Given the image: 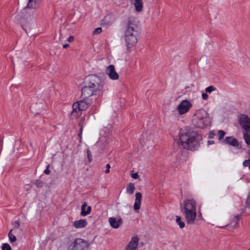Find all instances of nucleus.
Listing matches in <instances>:
<instances>
[{
	"instance_id": "14",
	"label": "nucleus",
	"mask_w": 250,
	"mask_h": 250,
	"mask_svg": "<svg viewBox=\"0 0 250 250\" xmlns=\"http://www.w3.org/2000/svg\"><path fill=\"white\" fill-rule=\"evenodd\" d=\"M223 142L225 144H228L233 146L238 147L239 146V143L238 140L231 136L227 137Z\"/></svg>"
},
{
	"instance_id": "42",
	"label": "nucleus",
	"mask_w": 250,
	"mask_h": 250,
	"mask_svg": "<svg viewBox=\"0 0 250 250\" xmlns=\"http://www.w3.org/2000/svg\"><path fill=\"white\" fill-rule=\"evenodd\" d=\"M235 218L237 220H238L239 219V216H235Z\"/></svg>"
},
{
	"instance_id": "6",
	"label": "nucleus",
	"mask_w": 250,
	"mask_h": 250,
	"mask_svg": "<svg viewBox=\"0 0 250 250\" xmlns=\"http://www.w3.org/2000/svg\"><path fill=\"white\" fill-rule=\"evenodd\" d=\"M83 97L82 100L75 103L72 106V114L76 113L77 116H80L81 111L86 109L92 103V99L90 97Z\"/></svg>"
},
{
	"instance_id": "30",
	"label": "nucleus",
	"mask_w": 250,
	"mask_h": 250,
	"mask_svg": "<svg viewBox=\"0 0 250 250\" xmlns=\"http://www.w3.org/2000/svg\"><path fill=\"white\" fill-rule=\"evenodd\" d=\"M202 98L204 100H207L208 98V96L207 94V93H203L202 94Z\"/></svg>"
},
{
	"instance_id": "24",
	"label": "nucleus",
	"mask_w": 250,
	"mask_h": 250,
	"mask_svg": "<svg viewBox=\"0 0 250 250\" xmlns=\"http://www.w3.org/2000/svg\"><path fill=\"white\" fill-rule=\"evenodd\" d=\"M225 135H226V132L222 130H219L218 132V136L219 140H222L224 138V137L225 136Z\"/></svg>"
},
{
	"instance_id": "37",
	"label": "nucleus",
	"mask_w": 250,
	"mask_h": 250,
	"mask_svg": "<svg viewBox=\"0 0 250 250\" xmlns=\"http://www.w3.org/2000/svg\"><path fill=\"white\" fill-rule=\"evenodd\" d=\"M80 125L81 126V128H80V135H81V134H82V131H83V126L81 125V123H80Z\"/></svg>"
},
{
	"instance_id": "4",
	"label": "nucleus",
	"mask_w": 250,
	"mask_h": 250,
	"mask_svg": "<svg viewBox=\"0 0 250 250\" xmlns=\"http://www.w3.org/2000/svg\"><path fill=\"white\" fill-rule=\"evenodd\" d=\"M181 211L188 224H193L196 217V202L193 199H187L181 206Z\"/></svg>"
},
{
	"instance_id": "28",
	"label": "nucleus",
	"mask_w": 250,
	"mask_h": 250,
	"mask_svg": "<svg viewBox=\"0 0 250 250\" xmlns=\"http://www.w3.org/2000/svg\"><path fill=\"white\" fill-rule=\"evenodd\" d=\"M102 29L101 27H98L96 28L93 32V34H98L102 32Z\"/></svg>"
},
{
	"instance_id": "12",
	"label": "nucleus",
	"mask_w": 250,
	"mask_h": 250,
	"mask_svg": "<svg viewBox=\"0 0 250 250\" xmlns=\"http://www.w3.org/2000/svg\"><path fill=\"white\" fill-rule=\"evenodd\" d=\"M106 74L109 78L113 80H116L119 79V75L116 72L114 66L113 65H109L106 67Z\"/></svg>"
},
{
	"instance_id": "2",
	"label": "nucleus",
	"mask_w": 250,
	"mask_h": 250,
	"mask_svg": "<svg viewBox=\"0 0 250 250\" xmlns=\"http://www.w3.org/2000/svg\"><path fill=\"white\" fill-rule=\"evenodd\" d=\"M104 83L97 75H90L87 77L86 85L82 89V96L91 97L103 95Z\"/></svg>"
},
{
	"instance_id": "20",
	"label": "nucleus",
	"mask_w": 250,
	"mask_h": 250,
	"mask_svg": "<svg viewBox=\"0 0 250 250\" xmlns=\"http://www.w3.org/2000/svg\"><path fill=\"white\" fill-rule=\"evenodd\" d=\"M249 132L245 131L243 132V139L248 146L250 145V134H249Z\"/></svg>"
},
{
	"instance_id": "38",
	"label": "nucleus",
	"mask_w": 250,
	"mask_h": 250,
	"mask_svg": "<svg viewBox=\"0 0 250 250\" xmlns=\"http://www.w3.org/2000/svg\"><path fill=\"white\" fill-rule=\"evenodd\" d=\"M21 17V15H20V13H19L15 15V18H17L18 19L20 17Z\"/></svg>"
},
{
	"instance_id": "10",
	"label": "nucleus",
	"mask_w": 250,
	"mask_h": 250,
	"mask_svg": "<svg viewBox=\"0 0 250 250\" xmlns=\"http://www.w3.org/2000/svg\"><path fill=\"white\" fill-rule=\"evenodd\" d=\"M140 239L138 236L132 237L125 248V250H137Z\"/></svg>"
},
{
	"instance_id": "13",
	"label": "nucleus",
	"mask_w": 250,
	"mask_h": 250,
	"mask_svg": "<svg viewBox=\"0 0 250 250\" xmlns=\"http://www.w3.org/2000/svg\"><path fill=\"white\" fill-rule=\"evenodd\" d=\"M42 0H28L27 6L22 10L21 14L24 13L27 8L35 9L39 7Z\"/></svg>"
},
{
	"instance_id": "22",
	"label": "nucleus",
	"mask_w": 250,
	"mask_h": 250,
	"mask_svg": "<svg viewBox=\"0 0 250 250\" xmlns=\"http://www.w3.org/2000/svg\"><path fill=\"white\" fill-rule=\"evenodd\" d=\"M8 238L11 243L15 242L17 240L16 236L12 233V230H11L8 233Z\"/></svg>"
},
{
	"instance_id": "31",
	"label": "nucleus",
	"mask_w": 250,
	"mask_h": 250,
	"mask_svg": "<svg viewBox=\"0 0 250 250\" xmlns=\"http://www.w3.org/2000/svg\"><path fill=\"white\" fill-rule=\"evenodd\" d=\"M87 157L89 159V161L91 162L92 160V156H91V152H90V150H89V149L87 150Z\"/></svg>"
},
{
	"instance_id": "35",
	"label": "nucleus",
	"mask_w": 250,
	"mask_h": 250,
	"mask_svg": "<svg viewBox=\"0 0 250 250\" xmlns=\"http://www.w3.org/2000/svg\"><path fill=\"white\" fill-rule=\"evenodd\" d=\"M74 38L73 36H70L69 38L67 39V41L68 42H71L74 41Z\"/></svg>"
},
{
	"instance_id": "41",
	"label": "nucleus",
	"mask_w": 250,
	"mask_h": 250,
	"mask_svg": "<svg viewBox=\"0 0 250 250\" xmlns=\"http://www.w3.org/2000/svg\"><path fill=\"white\" fill-rule=\"evenodd\" d=\"M215 135L214 133H211L210 135V138L213 137V136Z\"/></svg>"
},
{
	"instance_id": "34",
	"label": "nucleus",
	"mask_w": 250,
	"mask_h": 250,
	"mask_svg": "<svg viewBox=\"0 0 250 250\" xmlns=\"http://www.w3.org/2000/svg\"><path fill=\"white\" fill-rule=\"evenodd\" d=\"M106 169L105 171V173H108L110 172L109 169L110 168V165L109 164H106Z\"/></svg>"
},
{
	"instance_id": "26",
	"label": "nucleus",
	"mask_w": 250,
	"mask_h": 250,
	"mask_svg": "<svg viewBox=\"0 0 250 250\" xmlns=\"http://www.w3.org/2000/svg\"><path fill=\"white\" fill-rule=\"evenodd\" d=\"M35 185L38 188H42L44 185V183L43 181L40 180H38L35 182Z\"/></svg>"
},
{
	"instance_id": "3",
	"label": "nucleus",
	"mask_w": 250,
	"mask_h": 250,
	"mask_svg": "<svg viewBox=\"0 0 250 250\" xmlns=\"http://www.w3.org/2000/svg\"><path fill=\"white\" fill-rule=\"evenodd\" d=\"M140 35L139 27L133 22L128 21L124 33V39L128 51L137 44Z\"/></svg>"
},
{
	"instance_id": "17",
	"label": "nucleus",
	"mask_w": 250,
	"mask_h": 250,
	"mask_svg": "<svg viewBox=\"0 0 250 250\" xmlns=\"http://www.w3.org/2000/svg\"><path fill=\"white\" fill-rule=\"evenodd\" d=\"M131 3L133 5L137 12H141L143 10V3L142 0H130Z\"/></svg>"
},
{
	"instance_id": "16",
	"label": "nucleus",
	"mask_w": 250,
	"mask_h": 250,
	"mask_svg": "<svg viewBox=\"0 0 250 250\" xmlns=\"http://www.w3.org/2000/svg\"><path fill=\"white\" fill-rule=\"evenodd\" d=\"M142 195V194L139 192H136L135 194V200L134 204V209L135 210H138L140 208L141 204Z\"/></svg>"
},
{
	"instance_id": "21",
	"label": "nucleus",
	"mask_w": 250,
	"mask_h": 250,
	"mask_svg": "<svg viewBox=\"0 0 250 250\" xmlns=\"http://www.w3.org/2000/svg\"><path fill=\"white\" fill-rule=\"evenodd\" d=\"M176 222L178 224L179 227L181 229H183V228H184L185 226V224L184 222L181 221V217L179 216H176Z\"/></svg>"
},
{
	"instance_id": "7",
	"label": "nucleus",
	"mask_w": 250,
	"mask_h": 250,
	"mask_svg": "<svg viewBox=\"0 0 250 250\" xmlns=\"http://www.w3.org/2000/svg\"><path fill=\"white\" fill-rule=\"evenodd\" d=\"M192 106L191 103L187 100H184L177 106L176 109L178 113L180 115L186 114L188 113Z\"/></svg>"
},
{
	"instance_id": "11",
	"label": "nucleus",
	"mask_w": 250,
	"mask_h": 250,
	"mask_svg": "<svg viewBox=\"0 0 250 250\" xmlns=\"http://www.w3.org/2000/svg\"><path fill=\"white\" fill-rule=\"evenodd\" d=\"M108 223L112 228L117 229L122 225L123 220L121 216L111 217L108 218Z\"/></svg>"
},
{
	"instance_id": "25",
	"label": "nucleus",
	"mask_w": 250,
	"mask_h": 250,
	"mask_svg": "<svg viewBox=\"0 0 250 250\" xmlns=\"http://www.w3.org/2000/svg\"><path fill=\"white\" fill-rule=\"evenodd\" d=\"M2 250H12L11 246L7 243H3L1 246Z\"/></svg>"
},
{
	"instance_id": "27",
	"label": "nucleus",
	"mask_w": 250,
	"mask_h": 250,
	"mask_svg": "<svg viewBox=\"0 0 250 250\" xmlns=\"http://www.w3.org/2000/svg\"><path fill=\"white\" fill-rule=\"evenodd\" d=\"M243 166L245 167H249V169L250 170V159L245 160L243 162Z\"/></svg>"
},
{
	"instance_id": "36",
	"label": "nucleus",
	"mask_w": 250,
	"mask_h": 250,
	"mask_svg": "<svg viewBox=\"0 0 250 250\" xmlns=\"http://www.w3.org/2000/svg\"><path fill=\"white\" fill-rule=\"evenodd\" d=\"M68 250H76L73 247H72V245L70 244Z\"/></svg>"
},
{
	"instance_id": "9",
	"label": "nucleus",
	"mask_w": 250,
	"mask_h": 250,
	"mask_svg": "<svg viewBox=\"0 0 250 250\" xmlns=\"http://www.w3.org/2000/svg\"><path fill=\"white\" fill-rule=\"evenodd\" d=\"M239 123L242 129L250 132V118L248 115H241L239 118Z\"/></svg>"
},
{
	"instance_id": "19",
	"label": "nucleus",
	"mask_w": 250,
	"mask_h": 250,
	"mask_svg": "<svg viewBox=\"0 0 250 250\" xmlns=\"http://www.w3.org/2000/svg\"><path fill=\"white\" fill-rule=\"evenodd\" d=\"M135 189V185L132 183H129L126 187V192L129 194H132Z\"/></svg>"
},
{
	"instance_id": "5",
	"label": "nucleus",
	"mask_w": 250,
	"mask_h": 250,
	"mask_svg": "<svg viewBox=\"0 0 250 250\" xmlns=\"http://www.w3.org/2000/svg\"><path fill=\"white\" fill-rule=\"evenodd\" d=\"M211 120L208 112L201 108L194 113L192 119V125L197 128H205L211 124Z\"/></svg>"
},
{
	"instance_id": "23",
	"label": "nucleus",
	"mask_w": 250,
	"mask_h": 250,
	"mask_svg": "<svg viewBox=\"0 0 250 250\" xmlns=\"http://www.w3.org/2000/svg\"><path fill=\"white\" fill-rule=\"evenodd\" d=\"M216 90V88L213 86H209L206 88L205 91L207 93H210L212 92L215 91Z\"/></svg>"
},
{
	"instance_id": "40",
	"label": "nucleus",
	"mask_w": 250,
	"mask_h": 250,
	"mask_svg": "<svg viewBox=\"0 0 250 250\" xmlns=\"http://www.w3.org/2000/svg\"><path fill=\"white\" fill-rule=\"evenodd\" d=\"M213 143H214V142H213V141H209L208 142V144H213Z\"/></svg>"
},
{
	"instance_id": "15",
	"label": "nucleus",
	"mask_w": 250,
	"mask_h": 250,
	"mask_svg": "<svg viewBox=\"0 0 250 250\" xmlns=\"http://www.w3.org/2000/svg\"><path fill=\"white\" fill-rule=\"evenodd\" d=\"M91 211V207L87 206V203L85 202L83 203L81 207V215L85 216L90 213Z\"/></svg>"
},
{
	"instance_id": "39",
	"label": "nucleus",
	"mask_w": 250,
	"mask_h": 250,
	"mask_svg": "<svg viewBox=\"0 0 250 250\" xmlns=\"http://www.w3.org/2000/svg\"><path fill=\"white\" fill-rule=\"evenodd\" d=\"M69 46V44H65L63 45V48H67L68 46Z\"/></svg>"
},
{
	"instance_id": "33",
	"label": "nucleus",
	"mask_w": 250,
	"mask_h": 250,
	"mask_svg": "<svg viewBox=\"0 0 250 250\" xmlns=\"http://www.w3.org/2000/svg\"><path fill=\"white\" fill-rule=\"evenodd\" d=\"M50 167V165H48L47 167H46V168L44 170V173L47 175H49L50 174V170L49 169V168Z\"/></svg>"
},
{
	"instance_id": "29",
	"label": "nucleus",
	"mask_w": 250,
	"mask_h": 250,
	"mask_svg": "<svg viewBox=\"0 0 250 250\" xmlns=\"http://www.w3.org/2000/svg\"><path fill=\"white\" fill-rule=\"evenodd\" d=\"M13 226L15 228H18L20 226V222L18 220L15 221L13 223Z\"/></svg>"
},
{
	"instance_id": "1",
	"label": "nucleus",
	"mask_w": 250,
	"mask_h": 250,
	"mask_svg": "<svg viewBox=\"0 0 250 250\" xmlns=\"http://www.w3.org/2000/svg\"><path fill=\"white\" fill-rule=\"evenodd\" d=\"M178 136L180 143L185 149L193 151L200 146L201 135L191 129H181Z\"/></svg>"
},
{
	"instance_id": "18",
	"label": "nucleus",
	"mask_w": 250,
	"mask_h": 250,
	"mask_svg": "<svg viewBox=\"0 0 250 250\" xmlns=\"http://www.w3.org/2000/svg\"><path fill=\"white\" fill-rule=\"evenodd\" d=\"M87 224L85 219H81L73 222V226L76 229H81L85 227Z\"/></svg>"
},
{
	"instance_id": "8",
	"label": "nucleus",
	"mask_w": 250,
	"mask_h": 250,
	"mask_svg": "<svg viewBox=\"0 0 250 250\" xmlns=\"http://www.w3.org/2000/svg\"><path fill=\"white\" fill-rule=\"evenodd\" d=\"M71 245L76 250H87L89 247L88 243L81 238L75 239Z\"/></svg>"
},
{
	"instance_id": "32",
	"label": "nucleus",
	"mask_w": 250,
	"mask_h": 250,
	"mask_svg": "<svg viewBox=\"0 0 250 250\" xmlns=\"http://www.w3.org/2000/svg\"><path fill=\"white\" fill-rule=\"evenodd\" d=\"M139 175L138 172L134 173L131 174V177L134 179H137L139 178Z\"/></svg>"
}]
</instances>
